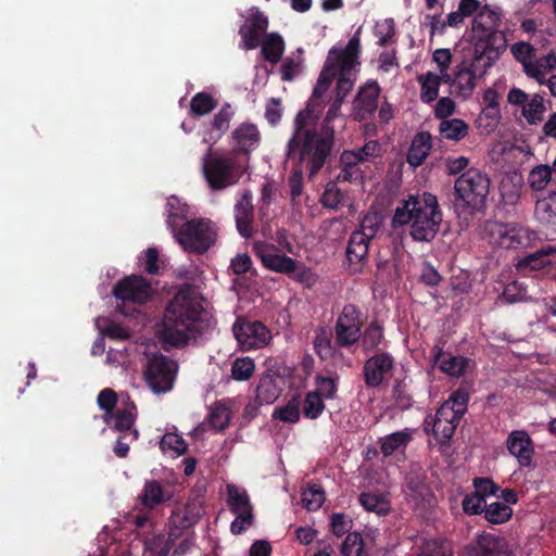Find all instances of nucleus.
Listing matches in <instances>:
<instances>
[{"mask_svg": "<svg viewBox=\"0 0 556 556\" xmlns=\"http://www.w3.org/2000/svg\"><path fill=\"white\" fill-rule=\"evenodd\" d=\"M361 28L345 46H334L314 87L306 110L295 118V131L288 143V157L299 151L300 160L318 172L330 152L333 129L330 124L340 116L341 106L359 72Z\"/></svg>", "mask_w": 556, "mask_h": 556, "instance_id": "1", "label": "nucleus"}, {"mask_svg": "<svg viewBox=\"0 0 556 556\" xmlns=\"http://www.w3.org/2000/svg\"><path fill=\"white\" fill-rule=\"evenodd\" d=\"M472 54L457 63L452 74L444 79L450 84L451 93L463 100L472 96L478 80L493 66L507 47L503 35L484 28L477 22L472 24Z\"/></svg>", "mask_w": 556, "mask_h": 556, "instance_id": "2", "label": "nucleus"}, {"mask_svg": "<svg viewBox=\"0 0 556 556\" xmlns=\"http://www.w3.org/2000/svg\"><path fill=\"white\" fill-rule=\"evenodd\" d=\"M205 315L201 292L195 287L185 286L168 303L157 334L167 345H186L200 333Z\"/></svg>", "mask_w": 556, "mask_h": 556, "instance_id": "3", "label": "nucleus"}, {"mask_svg": "<svg viewBox=\"0 0 556 556\" xmlns=\"http://www.w3.org/2000/svg\"><path fill=\"white\" fill-rule=\"evenodd\" d=\"M442 222V213L439 208L437 197L424 192L409 195L395 208L393 226H409L412 238L420 242L431 241L439 231Z\"/></svg>", "mask_w": 556, "mask_h": 556, "instance_id": "4", "label": "nucleus"}, {"mask_svg": "<svg viewBox=\"0 0 556 556\" xmlns=\"http://www.w3.org/2000/svg\"><path fill=\"white\" fill-rule=\"evenodd\" d=\"M253 251L268 270L290 275L296 280L305 282H309L313 279L311 270L292 257L287 256V252H293V247L287 240L285 233L279 235L277 244L266 240L255 241Z\"/></svg>", "mask_w": 556, "mask_h": 556, "instance_id": "5", "label": "nucleus"}, {"mask_svg": "<svg viewBox=\"0 0 556 556\" xmlns=\"http://www.w3.org/2000/svg\"><path fill=\"white\" fill-rule=\"evenodd\" d=\"M267 27V17L256 8H252L249 17L239 30L242 38L241 47L251 50L261 46V51L265 60L270 63H278L285 51V41L277 33H270L264 36Z\"/></svg>", "mask_w": 556, "mask_h": 556, "instance_id": "6", "label": "nucleus"}, {"mask_svg": "<svg viewBox=\"0 0 556 556\" xmlns=\"http://www.w3.org/2000/svg\"><path fill=\"white\" fill-rule=\"evenodd\" d=\"M248 167V157L224 155L208 148L202 156V170L211 189L222 190L239 181Z\"/></svg>", "mask_w": 556, "mask_h": 556, "instance_id": "7", "label": "nucleus"}, {"mask_svg": "<svg viewBox=\"0 0 556 556\" xmlns=\"http://www.w3.org/2000/svg\"><path fill=\"white\" fill-rule=\"evenodd\" d=\"M204 514V502L201 496L190 498L184 508L176 510L172 516L173 528L165 540L156 536L146 542L143 556H167L170 546L182 535L184 529L194 526Z\"/></svg>", "mask_w": 556, "mask_h": 556, "instance_id": "8", "label": "nucleus"}, {"mask_svg": "<svg viewBox=\"0 0 556 556\" xmlns=\"http://www.w3.org/2000/svg\"><path fill=\"white\" fill-rule=\"evenodd\" d=\"M482 237L491 245L503 249H526L538 239L535 231L519 224L491 220L483 225Z\"/></svg>", "mask_w": 556, "mask_h": 556, "instance_id": "9", "label": "nucleus"}, {"mask_svg": "<svg viewBox=\"0 0 556 556\" xmlns=\"http://www.w3.org/2000/svg\"><path fill=\"white\" fill-rule=\"evenodd\" d=\"M144 377L154 393L167 392L173 388L177 364L156 351L154 343H147L142 351Z\"/></svg>", "mask_w": 556, "mask_h": 556, "instance_id": "10", "label": "nucleus"}, {"mask_svg": "<svg viewBox=\"0 0 556 556\" xmlns=\"http://www.w3.org/2000/svg\"><path fill=\"white\" fill-rule=\"evenodd\" d=\"M454 188L457 206L479 211L485 204L490 191V179L481 170L470 168L456 179Z\"/></svg>", "mask_w": 556, "mask_h": 556, "instance_id": "11", "label": "nucleus"}, {"mask_svg": "<svg viewBox=\"0 0 556 556\" xmlns=\"http://www.w3.org/2000/svg\"><path fill=\"white\" fill-rule=\"evenodd\" d=\"M467 392L457 390L440 406L431 421L432 433L438 442L445 443L453 437L460 417L467 409Z\"/></svg>", "mask_w": 556, "mask_h": 556, "instance_id": "12", "label": "nucleus"}, {"mask_svg": "<svg viewBox=\"0 0 556 556\" xmlns=\"http://www.w3.org/2000/svg\"><path fill=\"white\" fill-rule=\"evenodd\" d=\"M177 243L188 252L204 253L216 241L215 225L206 218L186 222L180 228L172 230Z\"/></svg>", "mask_w": 556, "mask_h": 556, "instance_id": "13", "label": "nucleus"}, {"mask_svg": "<svg viewBox=\"0 0 556 556\" xmlns=\"http://www.w3.org/2000/svg\"><path fill=\"white\" fill-rule=\"evenodd\" d=\"M114 295L118 304V308L124 315H132L136 308L127 309L128 305L143 304L152 295L151 286L139 276H129L121 280L114 287Z\"/></svg>", "mask_w": 556, "mask_h": 556, "instance_id": "14", "label": "nucleus"}, {"mask_svg": "<svg viewBox=\"0 0 556 556\" xmlns=\"http://www.w3.org/2000/svg\"><path fill=\"white\" fill-rule=\"evenodd\" d=\"M232 330L236 340L243 350L262 349L271 340L269 329L260 321L238 320Z\"/></svg>", "mask_w": 556, "mask_h": 556, "instance_id": "15", "label": "nucleus"}, {"mask_svg": "<svg viewBox=\"0 0 556 556\" xmlns=\"http://www.w3.org/2000/svg\"><path fill=\"white\" fill-rule=\"evenodd\" d=\"M359 312L353 305L343 307L336 324V342L341 346H350L361 338Z\"/></svg>", "mask_w": 556, "mask_h": 556, "instance_id": "16", "label": "nucleus"}, {"mask_svg": "<svg viewBox=\"0 0 556 556\" xmlns=\"http://www.w3.org/2000/svg\"><path fill=\"white\" fill-rule=\"evenodd\" d=\"M507 101L521 108L522 115L529 124L541 122L546 111L544 98L540 94H528L523 90L513 88L509 90Z\"/></svg>", "mask_w": 556, "mask_h": 556, "instance_id": "17", "label": "nucleus"}, {"mask_svg": "<svg viewBox=\"0 0 556 556\" xmlns=\"http://www.w3.org/2000/svg\"><path fill=\"white\" fill-rule=\"evenodd\" d=\"M103 418L108 425H112V428L123 433L125 438L131 440L138 438V431L132 428L136 419V406L128 399L121 400L116 410L105 414Z\"/></svg>", "mask_w": 556, "mask_h": 556, "instance_id": "18", "label": "nucleus"}, {"mask_svg": "<svg viewBox=\"0 0 556 556\" xmlns=\"http://www.w3.org/2000/svg\"><path fill=\"white\" fill-rule=\"evenodd\" d=\"M230 139L235 149L232 154L249 161L250 153L260 146L261 132L255 124L245 122L233 129Z\"/></svg>", "mask_w": 556, "mask_h": 556, "instance_id": "19", "label": "nucleus"}, {"mask_svg": "<svg viewBox=\"0 0 556 556\" xmlns=\"http://www.w3.org/2000/svg\"><path fill=\"white\" fill-rule=\"evenodd\" d=\"M506 447L520 467H530L533 463L534 443L525 430H513L506 439Z\"/></svg>", "mask_w": 556, "mask_h": 556, "instance_id": "20", "label": "nucleus"}, {"mask_svg": "<svg viewBox=\"0 0 556 556\" xmlns=\"http://www.w3.org/2000/svg\"><path fill=\"white\" fill-rule=\"evenodd\" d=\"M380 87L377 81L369 80L362 86L353 101V115L357 121L366 119L378 106Z\"/></svg>", "mask_w": 556, "mask_h": 556, "instance_id": "21", "label": "nucleus"}, {"mask_svg": "<svg viewBox=\"0 0 556 556\" xmlns=\"http://www.w3.org/2000/svg\"><path fill=\"white\" fill-rule=\"evenodd\" d=\"M393 359L388 354H379L369 358L364 367L365 382L369 387H378L392 377Z\"/></svg>", "mask_w": 556, "mask_h": 556, "instance_id": "22", "label": "nucleus"}, {"mask_svg": "<svg viewBox=\"0 0 556 556\" xmlns=\"http://www.w3.org/2000/svg\"><path fill=\"white\" fill-rule=\"evenodd\" d=\"M147 343H129L123 350L110 349L106 352L105 364L113 368H128L141 359Z\"/></svg>", "mask_w": 556, "mask_h": 556, "instance_id": "23", "label": "nucleus"}, {"mask_svg": "<svg viewBox=\"0 0 556 556\" xmlns=\"http://www.w3.org/2000/svg\"><path fill=\"white\" fill-rule=\"evenodd\" d=\"M433 358L440 370L451 377L463 376L471 366L469 358L445 353L438 346L434 348Z\"/></svg>", "mask_w": 556, "mask_h": 556, "instance_id": "24", "label": "nucleus"}, {"mask_svg": "<svg viewBox=\"0 0 556 556\" xmlns=\"http://www.w3.org/2000/svg\"><path fill=\"white\" fill-rule=\"evenodd\" d=\"M233 116V110L229 104L224 105L215 115L213 122L204 130L202 141L213 148V146L222 138L228 129L230 121Z\"/></svg>", "mask_w": 556, "mask_h": 556, "instance_id": "25", "label": "nucleus"}, {"mask_svg": "<svg viewBox=\"0 0 556 556\" xmlns=\"http://www.w3.org/2000/svg\"><path fill=\"white\" fill-rule=\"evenodd\" d=\"M235 219L239 233L249 238L252 235L253 205L252 194L244 191L235 205Z\"/></svg>", "mask_w": 556, "mask_h": 556, "instance_id": "26", "label": "nucleus"}, {"mask_svg": "<svg viewBox=\"0 0 556 556\" xmlns=\"http://www.w3.org/2000/svg\"><path fill=\"white\" fill-rule=\"evenodd\" d=\"M364 163L353 150L344 151L340 156V173L338 180L348 182H361L364 178V170L362 166Z\"/></svg>", "mask_w": 556, "mask_h": 556, "instance_id": "27", "label": "nucleus"}, {"mask_svg": "<svg viewBox=\"0 0 556 556\" xmlns=\"http://www.w3.org/2000/svg\"><path fill=\"white\" fill-rule=\"evenodd\" d=\"M432 147L431 135L429 132H418L412 140L406 160L407 163L416 168L427 159Z\"/></svg>", "mask_w": 556, "mask_h": 556, "instance_id": "28", "label": "nucleus"}, {"mask_svg": "<svg viewBox=\"0 0 556 556\" xmlns=\"http://www.w3.org/2000/svg\"><path fill=\"white\" fill-rule=\"evenodd\" d=\"M503 546V541L491 534H479L466 546L462 556H493Z\"/></svg>", "mask_w": 556, "mask_h": 556, "instance_id": "29", "label": "nucleus"}, {"mask_svg": "<svg viewBox=\"0 0 556 556\" xmlns=\"http://www.w3.org/2000/svg\"><path fill=\"white\" fill-rule=\"evenodd\" d=\"M556 70V52L549 51L547 54L536 58L534 55L528 70L526 71L527 77L534 79L540 85L545 84L546 75Z\"/></svg>", "mask_w": 556, "mask_h": 556, "instance_id": "30", "label": "nucleus"}, {"mask_svg": "<svg viewBox=\"0 0 556 556\" xmlns=\"http://www.w3.org/2000/svg\"><path fill=\"white\" fill-rule=\"evenodd\" d=\"M282 379L271 375H265L260 379L256 388V399L262 404L274 403L282 392Z\"/></svg>", "mask_w": 556, "mask_h": 556, "instance_id": "31", "label": "nucleus"}, {"mask_svg": "<svg viewBox=\"0 0 556 556\" xmlns=\"http://www.w3.org/2000/svg\"><path fill=\"white\" fill-rule=\"evenodd\" d=\"M534 218L542 225L556 226V192H548L539 199L534 207Z\"/></svg>", "mask_w": 556, "mask_h": 556, "instance_id": "32", "label": "nucleus"}, {"mask_svg": "<svg viewBox=\"0 0 556 556\" xmlns=\"http://www.w3.org/2000/svg\"><path fill=\"white\" fill-rule=\"evenodd\" d=\"M227 504L233 514L252 511L249 495L242 486L233 483L226 484Z\"/></svg>", "mask_w": 556, "mask_h": 556, "instance_id": "33", "label": "nucleus"}, {"mask_svg": "<svg viewBox=\"0 0 556 556\" xmlns=\"http://www.w3.org/2000/svg\"><path fill=\"white\" fill-rule=\"evenodd\" d=\"M413 433L410 429H404L390 433L381 438L380 450L384 456H390L396 452H400L406 447L408 442L412 440Z\"/></svg>", "mask_w": 556, "mask_h": 556, "instance_id": "34", "label": "nucleus"}, {"mask_svg": "<svg viewBox=\"0 0 556 556\" xmlns=\"http://www.w3.org/2000/svg\"><path fill=\"white\" fill-rule=\"evenodd\" d=\"M556 254L555 247H547L535 253H532L517 263V269L520 271L539 270L549 264L548 256Z\"/></svg>", "mask_w": 556, "mask_h": 556, "instance_id": "35", "label": "nucleus"}, {"mask_svg": "<svg viewBox=\"0 0 556 556\" xmlns=\"http://www.w3.org/2000/svg\"><path fill=\"white\" fill-rule=\"evenodd\" d=\"M372 34L380 47H393L395 45V23L391 17L375 22Z\"/></svg>", "mask_w": 556, "mask_h": 556, "instance_id": "36", "label": "nucleus"}, {"mask_svg": "<svg viewBox=\"0 0 556 556\" xmlns=\"http://www.w3.org/2000/svg\"><path fill=\"white\" fill-rule=\"evenodd\" d=\"M442 79H444L442 76L432 72L418 76L420 99L425 103L432 102L437 99Z\"/></svg>", "mask_w": 556, "mask_h": 556, "instance_id": "37", "label": "nucleus"}, {"mask_svg": "<svg viewBox=\"0 0 556 556\" xmlns=\"http://www.w3.org/2000/svg\"><path fill=\"white\" fill-rule=\"evenodd\" d=\"M359 504L364 509L384 516L390 511V502L386 495L365 492L359 495Z\"/></svg>", "mask_w": 556, "mask_h": 556, "instance_id": "38", "label": "nucleus"}, {"mask_svg": "<svg viewBox=\"0 0 556 556\" xmlns=\"http://www.w3.org/2000/svg\"><path fill=\"white\" fill-rule=\"evenodd\" d=\"M94 326L101 334H104L113 340L128 339L131 333L129 328H127L118 323L111 321L106 317L96 318Z\"/></svg>", "mask_w": 556, "mask_h": 556, "instance_id": "39", "label": "nucleus"}, {"mask_svg": "<svg viewBox=\"0 0 556 556\" xmlns=\"http://www.w3.org/2000/svg\"><path fill=\"white\" fill-rule=\"evenodd\" d=\"M469 127L460 118L443 119L439 125L440 134L448 140L459 141L468 135Z\"/></svg>", "mask_w": 556, "mask_h": 556, "instance_id": "40", "label": "nucleus"}, {"mask_svg": "<svg viewBox=\"0 0 556 556\" xmlns=\"http://www.w3.org/2000/svg\"><path fill=\"white\" fill-rule=\"evenodd\" d=\"M554 176L552 168L547 164L534 166L528 175V185L534 191H543L552 182Z\"/></svg>", "mask_w": 556, "mask_h": 556, "instance_id": "41", "label": "nucleus"}, {"mask_svg": "<svg viewBox=\"0 0 556 556\" xmlns=\"http://www.w3.org/2000/svg\"><path fill=\"white\" fill-rule=\"evenodd\" d=\"M369 242L370 240L365 239L363 235L353 232L346 248L349 262L355 264L362 262L367 256Z\"/></svg>", "mask_w": 556, "mask_h": 556, "instance_id": "42", "label": "nucleus"}, {"mask_svg": "<svg viewBox=\"0 0 556 556\" xmlns=\"http://www.w3.org/2000/svg\"><path fill=\"white\" fill-rule=\"evenodd\" d=\"M160 447L165 455L176 458L187 451V443L179 434L167 432L162 437Z\"/></svg>", "mask_w": 556, "mask_h": 556, "instance_id": "43", "label": "nucleus"}, {"mask_svg": "<svg viewBox=\"0 0 556 556\" xmlns=\"http://www.w3.org/2000/svg\"><path fill=\"white\" fill-rule=\"evenodd\" d=\"M304 66V58H303V50L298 49L295 53H292L290 56L286 58L283 61L280 72H281V78L283 80H292L295 77H298Z\"/></svg>", "mask_w": 556, "mask_h": 556, "instance_id": "44", "label": "nucleus"}, {"mask_svg": "<svg viewBox=\"0 0 556 556\" xmlns=\"http://www.w3.org/2000/svg\"><path fill=\"white\" fill-rule=\"evenodd\" d=\"M166 498V494L160 482L149 480L146 482L141 494V502L146 507L153 508Z\"/></svg>", "mask_w": 556, "mask_h": 556, "instance_id": "45", "label": "nucleus"}, {"mask_svg": "<svg viewBox=\"0 0 556 556\" xmlns=\"http://www.w3.org/2000/svg\"><path fill=\"white\" fill-rule=\"evenodd\" d=\"M418 556H453V548L446 540L429 539L422 542Z\"/></svg>", "mask_w": 556, "mask_h": 556, "instance_id": "46", "label": "nucleus"}, {"mask_svg": "<svg viewBox=\"0 0 556 556\" xmlns=\"http://www.w3.org/2000/svg\"><path fill=\"white\" fill-rule=\"evenodd\" d=\"M230 418L231 415L229 408L222 403H216L210 408L207 425L212 429L220 431L228 427Z\"/></svg>", "mask_w": 556, "mask_h": 556, "instance_id": "47", "label": "nucleus"}, {"mask_svg": "<svg viewBox=\"0 0 556 556\" xmlns=\"http://www.w3.org/2000/svg\"><path fill=\"white\" fill-rule=\"evenodd\" d=\"M167 223L173 230L179 226L180 222L186 219L188 215V205L182 203L177 197H170L167 201Z\"/></svg>", "mask_w": 556, "mask_h": 556, "instance_id": "48", "label": "nucleus"}, {"mask_svg": "<svg viewBox=\"0 0 556 556\" xmlns=\"http://www.w3.org/2000/svg\"><path fill=\"white\" fill-rule=\"evenodd\" d=\"M510 52L514 59L521 64L523 73H526L528 65L531 64L535 55V48L529 42L518 41L510 46Z\"/></svg>", "mask_w": 556, "mask_h": 556, "instance_id": "49", "label": "nucleus"}, {"mask_svg": "<svg viewBox=\"0 0 556 556\" xmlns=\"http://www.w3.org/2000/svg\"><path fill=\"white\" fill-rule=\"evenodd\" d=\"M341 556H367L363 536L358 532L348 534L341 545Z\"/></svg>", "mask_w": 556, "mask_h": 556, "instance_id": "50", "label": "nucleus"}, {"mask_svg": "<svg viewBox=\"0 0 556 556\" xmlns=\"http://www.w3.org/2000/svg\"><path fill=\"white\" fill-rule=\"evenodd\" d=\"M513 514L509 505L502 502H493L484 507V516L492 523H503L507 521Z\"/></svg>", "mask_w": 556, "mask_h": 556, "instance_id": "51", "label": "nucleus"}, {"mask_svg": "<svg viewBox=\"0 0 556 556\" xmlns=\"http://www.w3.org/2000/svg\"><path fill=\"white\" fill-rule=\"evenodd\" d=\"M300 401L298 399L290 400L285 406L277 407L273 417L283 422H296L300 419Z\"/></svg>", "mask_w": 556, "mask_h": 556, "instance_id": "52", "label": "nucleus"}, {"mask_svg": "<svg viewBox=\"0 0 556 556\" xmlns=\"http://www.w3.org/2000/svg\"><path fill=\"white\" fill-rule=\"evenodd\" d=\"M324 409L325 404L319 393L314 391L308 392L303 404L304 416L309 419H316Z\"/></svg>", "mask_w": 556, "mask_h": 556, "instance_id": "53", "label": "nucleus"}, {"mask_svg": "<svg viewBox=\"0 0 556 556\" xmlns=\"http://www.w3.org/2000/svg\"><path fill=\"white\" fill-rule=\"evenodd\" d=\"M324 502L325 493L317 485H311L302 493V503L307 510H317Z\"/></svg>", "mask_w": 556, "mask_h": 556, "instance_id": "54", "label": "nucleus"}, {"mask_svg": "<svg viewBox=\"0 0 556 556\" xmlns=\"http://www.w3.org/2000/svg\"><path fill=\"white\" fill-rule=\"evenodd\" d=\"M217 105L216 100L204 92L197 93L191 100V111L195 115H205Z\"/></svg>", "mask_w": 556, "mask_h": 556, "instance_id": "55", "label": "nucleus"}, {"mask_svg": "<svg viewBox=\"0 0 556 556\" xmlns=\"http://www.w3.org/2000/svg\"><path fill=\"white\" fill-rule=\"evenodd\" d=\"M254 369V361L251 357L237 358L231 367L232 378L238 381L248 380Z\"/></svg>", "mask_w": 556, "mask_h": 556, "instance_id": "56", "label": "nucleus"}, {"mask_svg": "<svg viewBox=\"0 0 556 556\" xmlns=\"http://www.w3.org/2000/svg\"><path fill=\"white\" fill-rule=\"evenodd\" d=\"M381 226V217L377 213L367 214L361 222L359 229L355 233L363 235L367 240H371Z\"/></svg>", "mask_w": 556, "mask_h": 556, "instance_id": "57", "label": "nucleus"}, {"mask_svg": "<svg viewBox=\"0 0 556 556\" xmlns=\"http://www.w3.org/2000/svg\"><path fill=\"white\" fill-rule=\"evenodd\" d=\"M338 377L337 376H323L316 377V390L324 399H332L337 392Z\"/></svg>", "mask_w": 556, "mask_h": 556, "instance_id": "58", "label": "nucleus"}, {"mask_svg": "<svg viewBox=\"0 0 556 556\" xmlns=\"http://www.w3.org/2000/svg\"><path fill=\"white\" fill-rule=\"evenodd\" d=\"M343 200V193L338 188L336 182L327 184L325 191L321 195V203L330 208H337Z\"/></svg>", "mask_w": 556, "mask_h": 556, "instance_id": "59", "label": "nucleus"}, {"mask_svg": "<svg viewBox=\"0 0 556 556\" xmlns=\"http://www.w3.org/2000/svg\"><path fill=\"white\" fill-rule=\"evenodd\" d=\"M382 337V328L377 324H371L364 332L362 344L366 350H372L380 344Z\"/></svg>", "mask_w": 556, "mask_h": 556, "instance_id": "60", "label": "nucleus"}, {"mask_svg": "<svg viewBox=\"0 0 556 556\" xmlns=\"http://www.w3.org/2000/svg\"><path fill=\"white\" fill-rule=\"evenodd\" d=\"M330 528L336 536H342L352 529V520L344 514H332L330 516Z\"/></svg>", "mask_w": 556, "mask_h": 556, "instance_id": "61", "label": "nucleus"}, {"mask_svg": "<svg viewBox=\"0 0 556 556\" xmlns=\"http://www.w3.org/2000/svg\"><path fill=\"white\" fill-rule=\"evenodd\" d=\"M501 119V109L500 108H482L481 113L478 117V123L480 127H484L486 129H493L496 127Z\"/></svg>", "mask_w": 556, "mask_h": 556, "instance_id": "62", "label": "nucleus"}, {"mask_svg": "<svg viewBox=\"0 0 556 556\" xmlns=\"http://www.w3.org/2000/svg\"><path fill=\"white\" fill-rule=\"evenodd\" d=\"M432 61L438 65L440 76L444 79L448 76V67L452 62V54L448 49H437L432 54Z\"/></svg>", "mask_w": 556, "mask_h": 556, "instance_id": "63", "label": "nucleus"}, {"mask_svg": "<svg viewBox=\"0 0 556 556\" xmlns=\"http://www.w3.org/2000/svg\"><path fill=\"white\" fill-rule=\"evenodd\" d=\"M144 270L149 274H156L159 271V252L155 248H149L144 251L143 256L139 257Z\"/></svg>", "mask_w": 556, "mask_h": 556, "instance_id": "64", "label": "nucleus"}]
</instances>
